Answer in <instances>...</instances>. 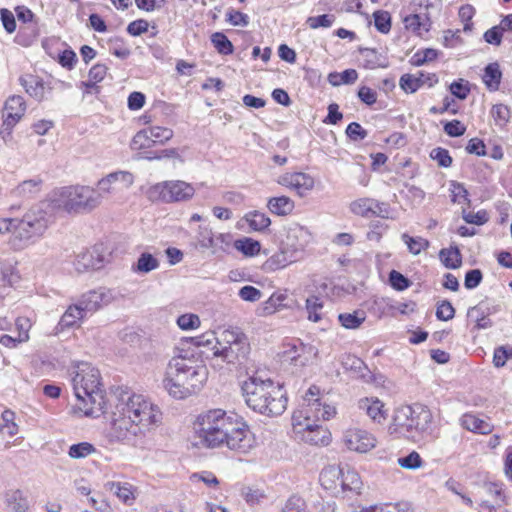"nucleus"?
<instances>
[{
    "label": "nucleus",
    "mask_w": 512,
    "mask_h": 512,
    "mask_svg": "<svg viewBox=\"0 0 512 512\" xmlns=\"http://www.w3.org/2000/svg\"><path fill=\"white\" fill-rule=\"evenodd\" d=\"M358 408L364 412L374 423L381 424L387 416L384 404L377 398H362L358 401Z\"/></svg>",
    "instance_id": "nucleus-17"
},
{
    "label": "nucleus",
    "mask_w": 512,
    "mask_h": 512,
    "mask_svg": "<svg viewBox=\"0 0 512 512\" xmlns=\"http://www.w3.org/2000/svg\"><path fill=\"white\" fill-rule=\"evenodd\" d=\"M211 42L218 53L230 55L233 53V45L228 37L222 32H215L211 35Z\"/></svg>",
    "instance_id": "nucleus-41"
},
{
    "label": "nucleus",
    "mask_w": 512,
    "mask_h": 512,
    "mask_svg": "<svg viewBox=\"0 0 512 512\" xmlns=\"http://www.w3.org/2000/svg\"><path fill=\"white\" fill-rule=\"evenodd\" d=\"M74 394L79 401L78 408L85 416L103 413L105 400L100 389L99 370L89 363H80L72 379Z\"/></svg>",
    "instance_id": "nucleus-5"
},
{
    "label": "nucleus",
    "mask_w": 512,
    "mask_h": 512,
    "mask_svg": "<svg viewBox=\"0 0 512 512\" xmlns=\"http://www.w3.org/2000/svg\"><path fill=\"white\" fill-rule=\"evenodd\" d=\"M191 341L197 347H209L212 351V359L214 360V350L216 349L215 346H219V337H216L214 332H206L200 336L191 338Z\"/></svg>",
    "instance_id": "nucleus-49"
},
{
    "label": "nucleus",
    "mask_w": 512,
    "mask_h": 512,
    "mask_svg": "<svg viewBox=\"0 0 512 512\" xmlns=\"http://www.w3.org/2000/svg\"><path fill=\"white\" fill-rule=\"evenodd\" d=\"M21 86L25 92L38 102L48 99L53 87L45 82L41 77L33 74H25L19 78Z\"/></svg>",
    "instance_id": "nucleus-16"
},
{
    "label": "nucleus",
    "mask_w": 512,
    "mask_h": 512,
    "mask_svg": "<svg viewBox=\"0 0 512 512\" xmlns=\"http://www.w3.org/2000/svg\"><path fill=\"white\" fill-rule=\"evenodd\" d=\"M26 111V102L22 96H10L4 106L3 123L0 127V136L6 141L14 126L21 120Z\"/></svg>",
    "instance_id": "nucleus-11"
},
{
    "label": "nucleus",
    "mask_w": 512,
    "mask_h": 512,
    "mask_svg": "<svg viewBox=\"0 0 512 512\" xmlns=\"http://www.w3.org/2000/svg\"><path fill=\"white\" fill-rule=\"evenodd\" d=\"M494 307H491L487 302L482 301L474 307H471L467 312V317L470 321L475 323V326L481 321L485 315H491Z\"/></svg>",
    "instance_id": "nucleus-46"
},
{
    "label": "nucleus",
    "mask_w": 512,
    "mask_h": 512,
    "mask_svg": "<svg viewBox=\"0 0 512 512\" xmlns=\"http://www.w3.org/2000/svg\"><path fill=\"white\" fill-rule=\"evenodd\" d=\"M152 140L148 129H143L136 133L131 142V148L135 150L149 148L152 145Z\"/></svg>",
    "instance_id": "nucleus-58"
},
{
    "label": "nucleus",
    "mask_w": 512,
    "mask_h": 512,
    "mask_svg": "<svg viewBox=\"0 0 512 512\" xmlns=\"http://www.w3.org/2000/svg\"><path fill=\"white\" fill-rule=\"evenodd\" d=\"M427 80L437 82L435 74L426 76L424 73L420 72L418 76L412 74L402 75L399 85L406 93H415L426 83Z\"/></svg>",
    "instance_id": "nucleus-20"
},
{
    "label": "nucleus",
    "mask_w": 512,
    "mask_h": 512,
    "mask_svg": "<svg viewBox=\"0 0 512 512\" xmlns=\"http://www.w3.org/2000/svg\"><path fill=\"white\" fill-rule=\"evenodd\" d=\"M112 300L113 294L111 290L101 287L82 294L77 305L86 315L88 312H95L101 307L108 305Z\"/></svg>",
    "instance_id": "nucleus-13"
},
{
    "label": "nucleus",
    "mask_w": 512,
    "mask_h": 512,
    "mask_svg": "<svg viewBox=\"0 0 512 512\" xmlns=\"http://www.w3.org/2000/svg\"><path fill=\"white\" fill-rule=\"evenodd\" d=\"M241 496L250 506L258 505L266 499V495L263 490L250 486H246L241 489Z\"/></svg>",
    "instance_id": "nucleus-48"
},
{
    "label": "nucleus",
    "mask_w": 512,
    "mask_h": 512,
    "mask_svg": "<svg viewBox=\"0 0 512 512\" xmlns=\"http://www.w3.org/2000/svg\"><path fill=\"white\" fill-rule=\"evenodd\" d=\"M439 257L443 265L448 269H457L462 264V255L457 246L441 249Z\"/></svg>",
    "instance_id": "nucleus-32"
},
{
    "label": "nucleus",
    "mask_w": 512,
    "mask_h": 512,
    "mask_svg": "<svg viewBox=\"0 0 512 512\" xmlns=\"http://www.w3.org/2000/svg\"><path fill=\"white\" fill-rule=\"evenodd\" d=\"M219 346H215L214 360L227 364H241L247 359L250 345L247 337L235 330H224L219 337Z\"/></svg>",
    "instance_id": "nucleus-8"
},
{
    "label": "nucleus",
    "mask_w": 512,
    "mask_h": 512,
    "mask_svg": "<svg viewBox=\"0 0 512 512\" xmlns=\"http://www.w3.org/2000/svg\"><path fill=\"white\" fill-rule=\"evenodd\" d=\"M196 433L199 444L206 448H223L248 453L255 439L241 417L222 409H211L197 417Z\"/></svg>",
    "instance_id": "nucleus-1"
},
{
    "label": "nucleus",
    "mask_w": 512,
    "mask_h": 512,
    "mask_svg": "<svg viewBox=\"0 0 512 512\" xmlns=\"http://www.w3.org/2000/svg\"><path fill=\"white\" fill-rule=\"evenodd\" d=\"M501 78L502 72L498 63H490L485 67L482 79L489 91L499 89Z\"/></svg>",
    "instance_id": "nucleus-28"
},
{
    "label": "nucleus",
    "mask_w": 512,
    "mask_h": 512,
    "mask_svg": "<svg viewBox=\"0 0 512 512\" xmlns=\"http://www.w3.org/2000/svg\"><path fill=\"white\" fill-rule=\"evenodd\" d=\"M282 512H308L306 509L305 501L298 497V496H292L290 497L286 503L285 506L282 509Z\"/></svg>",
    "instance_id": "nucleus-64"
},
{
    "label": "nucleus",
    "mask_w": 512,
    "mask_h": 512,
    "mask_svg": "<svg viewBox=\"0 0 512 512\" xmlns=\"http://www.w3.org/2000/svg\"><path fill=\"white\" fill-rule=\"evenodd\" d=\"M401 239L413 255H418L429 247V241L422 237H411L407 233H403Z\"/></svg>",
    "instance_id": "nucleus-42"
},
{
    "label": "nucleus",
    "mask_w": 512,
    "mask_h": 512,
    "mask_svg": "<svg viewBox=\"0 0 512 512\" xmlns=\"http://www.w3.org/2000/svg\"><path fill=\"white\" fill-rule=\"evenodd\" d=\"M226 20L233 26L246 27L249 24V16L234 9H228L226 12Z\"/></svg>",
    "instance_id": "nucleus-62"
},
{
    "label": "nucleus",
    "mask_w": 512,
    "mask_h": 512,
    "mask_svg": "<svg viewBox=\"0 0 512 512\" xmlns=\"http://www.w3.org/2000/svg\"><path fill=\"white\" fill-rule=\"evenodd\" d=\"M245 218L249 226L255 231H263L271 224L270 218L259 211L249 212Z\"/></svg>",
    "instance_id": "nucleus-39"
},
{
    "label": "nucleus",
    "mask_w": 512,
    "mask_h": 512,
    "mask_svg": "<svg viewBox=\"0 0 512 512\" xmlns=\"http://www.w3.org/2000/svg\"><path fill=\"white\" fill-rule=\"evenodd\" d=\"M432 419L430 409L424 405L401 406L395 410L388 432L390 435L416 440L430 430Z\"/></svg>",
    "instance_id": "nucleus-6"
},
{
    "label": "nucleus",
    "mask_w": 512,
    "mask_h": 512,
    "mask_svg": "<svg viewBox=\"0 0 512 512\" xmlns=\"http://www.w3.org/2000/svg\"><path fill=\"white\" fill-rule=\"evenodd\" d=\"M207 376L208 371L204 365L179 355L169 361L163 384L170 396L185 399L202 388Z\"/></svg>",
    "instance_id": "nucleus-3"
},
{
    "label": "nucleus",
    "mask_w": 512,
    "mask_h": 512,
    "mask_svg": "<svg viewBox=\"0 0 512 512\" xmlns=\"http://www.w3.org/2000/svg\"><path fill=\"white\" fill-rule=\"evenodd\" d=\"M438 57V51L427 48L417 51L411 58V62L415 66H421L427 62H431Z\"/></svg>",
    "instance_id": "nucleus-53"
},
{
    "label": "nucleus",
    "mask_w": 512,
    "mask_h": 512,
    "mask_svg": "<svg viewBox=\"0 0 512 512\" xmlns=\"http://www.w3.org/2000/svg\"><path fill=\"white\" fill-rule=\"evenodd\" d=\"M311 239L312 236L308 229L299 224H293L287 230L283 245L284 248L298 255V258H301L304 249L311 242Z\"/></svg>",
    "instance_id": "nucleus-12"
},
{
    "label": "nucleus",
    "mask_w": 512,
    "mask_h": 512,
    "mask_svg": "<svg viewBox=\"0 0 512 512\" xmlns=\"http://www.w3.org/2000/svg\"><path fill=\"white\" fill-rule=\"evenodd\" d=\"M48 228L46 212L40 208L31 209L21 219H17L14 236L23 248L35 243Z\"/></svg>",
    "instance_id": "nucleus-9"
},
{
    "label": "nucleus",
    "mask_w": 512,
    "mask_h": 512,
    "mask_svg": "<svg viewBox=\"0 0 512 512\" xmlns=\"http://www.w3.org/2000/svg\"><path fill=\"white\" fill-rule=\"evenodd\" d=\"M287 349L284 351V357L286 361H290L295 366H305L308 358L303 357V353L306 349L305 345L301 342L292 343L287 345Z\"/></svg>",
    "instance_id": "nucleus-31"
},
{
    "label": "nucleus",
    "mask_w": 512,
    "mask_h": 512,
    "mask_svg": "<svg viewBox=\"0 0 512 512\" xmlns=\"http://www.w3.org/2000/svg\"><path fill=\"white\" fill-rule=\"evenodd\" d=\"M2 424H0V432L6 433L9 436H14L18 433V425L15 423V413L12 410H4L1 415Z\"/></svg>",
    "instance_id": "nucleus-47"
},
{
    "label": "nucleus",
    "mask_w": 512,
    "mask_h": 512,
    "mask_svg": "<svg viewBox=\"0 0 512 512\" xmlns=\"http://www.w3.org/2000/svg\"><path fill=\"white\" fill-rule=\"evenodd\" d=\"M232 241L231 234H218L213 235L212 232H208L207 242H202V247L211 248V247H220L224 249V246H229Z\"/></svg>",
    "instance_id": "nucleus-52"
},
{
    "label": "nucleus",
    "mask_w": 512,
    "mask_h": 512,
    "mask_svg": "<svg viewBox=\"0 0 512 512\" xmlns=\"http://www.w3.org/2000/svg\"><path fill=\"white\" fill-rule=\"evenodd\" d=\"M322 309L323 302L318 296L312 295L306 299V310L309 320L319 322L322 319Z\"/></svg>",
    "instance_id": "nucleus-40"
},
{
    "label": "nucleus",
    "mask_w": 512,
    "mask_h": 512,
    "mask_svg": "<svg viewBox=\"0 0 512 512\" xmlns=\"http://www.w3.org/2000/svg\"><path fill=\"white\" fill-rule=\"evenodd\" d=\"M344 442L348 449L359 453H366L376 446V438L359 428L348 429L344 434Z\"/></svg>",
    "instance_id": "nucleus-15"
},
{
    "label": "nucleus",
    "mask_w": 512,
    "mask_h": 512,
    "mask_svg": "<svg viewBox=\"0 0 512 512\" xmlns=\"http://www.w3.org/2000/svg\"><path fill=\"white\" fill-rule=\"evenodd\" d=\"M398 464L405 469H417L422 466V459L416 451H412L407 456L400 457Z\"/></svg>",
    "instance_id": "nucleus-61"
},
{
    "label": "nucleus",
    "mask_w": 512,
    "mask_h": 512,
    "mask_svg": "<svg viewBox=\"0 0 512 512\" xmlns=\"http://www.w3.org/2000/svg\"><path fill=\"white\" fill-rule=\"evenodd\" d=\"M335 19V15L333 14H323L319 16L308 17L306 23L311 29L329 28L333 25Z\"/></svg>",
    "instance_id": "nucleus-51"
},
{
    "label": "nucleus",
    "mask_w": 512,
    "mask_h": 512,
    "mask_svg": "<svg viewBox=\"0 0 512 512\" xmlns=\"http://www.w3.org/2000/svg\"><path fill=\"white\" fill-rule=\"evenodd\" d=\"M375 28L383 34H387L391 30V16L389 12L378 10L373 13Z\"/></svg>",
    "instance_id": "nucleus-50"
},
{
    "label": "nucleus",
    "mask_w": 512,
    "mask_h": 512,
    "mask_svg": "<svg viewBox=\"0 0 512 512\" xmlns=\"http://www.w3.org/2000/svg\"><path fill=\"white\" fill-rule=\"evenodd\" d=\"M97 452L96 447L89 442L72 444L68 449V456L72 459H84Z\"/></svg>",
    "instance_id": "nucleus-38"
},
{
    "label": "nucleus",
    "mask_w": 512,
    "mask_h": 512,
    "mask_svg": "<svg viewBox=\"0 0 512 512\" xmlns=\"http://www.w3.org/2000/svg\"><path fill=\"white\" fill-rule=\"evenodd\" d=\"M107 70L108 68L106 67V65L104 64H95L94 66L91 67L90 71H89V79L87 82H84L83 84L87 87V88H95L97 91H98V87H96V84L101 82L106 74H107Z\"/></svg>",
    "instance_id": "nucleus-45"
},
{
    "label": "nucleus",
    "mask_w": 512,
    "mask_h": 512,
    "mask_svg": "<svg viewBox=\"0 0 512 512\" xmlns=\"http://www.w3.org/2000/svg\"><path fill=\"white\" fill-rule=\"evenodd\" d=\"M150 193L151 197L157 194L159 199L170 203L191 198L194 194V188L184 181H166L156 184Z\"/></svg>",
    "instance_id": "nucleus-10"
},
{
    "label": "nucleus",
    "mask_w": 512,
    "mask_h": 512,
    "mask_svg": "<svg viewBox=\"0 0 512 512\" xmlns=\"http://www.w3.org/2000/svg\"><path fill=\"white\" fill-rule=\"evenodd\" d=\"M6 503L14 512H25L29 508V502L20 490H13L6 493Z\"/></svg>",
    "instance_id": "nucleus-34"
},
{
    "label": "nucleus",
    "mask_w": 512,
    "mask_h": 512,
    "mask_svg": "<svg viewBox=\"0 0 512 512\" xmlns=\"http://www.w3.org/2000/svg\"><path fill=\"white\" fill-rule=\"evenodd\" d=\"M286 299V295L282 293H274L269 299L264 303V313L272 314L276 311V309L280 306H283V301Z\"/></svg>",
    "instance_id": "nucleus-63"
},
{
    "label": "nucleus",
    "mask_w": 512,
    "mask_h": 512,
    "mask_svg": "<svg viewBox=\"0 0 512 512\" xmlns=\"http://www.w3.org/2000/svg\"><path fill=\"white\" fill-rule=\"evenodd\" d=\"M299 259L300 258H298V255L291 253L289 250L283 247L280 253H277L270 258V264L276 269H280L298 261Z\"/></svg>",
    "instance_id": "nucleus-43"
},
{
    "label": "nucleus",
    "mask_w": 512,
    "mask_h": 512,
    "mask_svg": "<svg viewBox=\"0 0 512 512\" xmlns=\"http://www.w3.org/2000/svg\"><path fill=\"white\" fill-rule=\"evenodd\" d=\"M53 201L69 213L90 212L100 205L102 194L89 186H66L55 193Z\"/></svg>",
    "instance_id": "nucleus-7"
},
{
    "label": "nucleus",
    "mask_w": 512,
    "mask_h": 512,
    "mask_svg": "<svg viewBox=\"0 0 512 512\" xmlns=\"http://www.w3.org/2000/svg\"><path fill=\"white\" fill-rule=\"evenodd\" d=\"M246 404L255 412L266 416H279L287 407L283 387L271 379L253 375L242 384Z\"/></svg>",
    "instance_id": "nucleus-4"
},
{
    "label": "nucleus",
    "mask_w": 512,
    "mask_h": 512,
    "mask_svg": "<svg viewBox=\"0 0 512 512\" xmlns=\"http://www.w3.org/2000/svg\"><path fill=\"white\" fill-rule=\"evenodd\" d=\"M389 284L390 286L397 290V291H403L410 287L411 281L405 277L402 273L392 270L389 273Z\"/></svg>",
    "instance_id": "nucleus-54"
},
{
    "label": "nucleus",
    "mask_w": 512,
    "mask_h": 512,
    "mask_svg": "<svg viewBox=\"0 0 512 512\" xmlns=\"http://www.w3.org/2000/svg\"><path fill=\"white\" fill-rule=\"evenodd\" d=\"M350 210L353 214L362 217H389V205L384 202H378L372 198H360L350 204Z\"/></svg>",
    "instance_id": "nucleus-14"
},
{
    "label": "nucleus",
    "mask_w": 512,
    "mask_h": 512,
    "mask_svg": "<svg viewBox=\"0 0 512 512\" xmlns=\"http://www.w3.org/2000/svg\"><path fill=\"white\" fill-rule=\"evenodd\" d=\"M105 489L112 492L125 504H131L135 500L133 486L129 483L107 482Z\"/></svg>",
    "instance_id": "nucleus-26"
},
{
    "label": "nucleus",
    "mask_w": 512,
    "mask_h": 512,
    "mask_svg": "<svg viewBox=\"0 0 512 512\" xmlns=\"http://www.w3.org/2000/svg\"><path fill=\"white\" fill-rule=\"evenodd\" d=\"M103 261V257L94 249L93 251L80 253L74 262V266L79 273H83L89 269L98 270L102 268Z\"/></svg>",
    "instance_id": "nucleus-18"
},
{
    "label": "nucleus",
    "mask_w": 512,
    "mask_h": 512,
    "mask_svg": "<svg viewBox=\"0 0 512 512\" xmlns=\"http://www.w3.org/2000/svg\"><path fill=\"white\" fill-rule=\"evenodd\" d=\"M460 422L463 428L478 434L486 435L491 433L493 430V425L473 414H464L461 417Z\"/></svg>",
    "instance_id": "nucleus-21"
},
{
    "label": "nucleus",
    "mask_w": 512,
    "mask_h": 512,
    "mask_svg": "<svg viewBox=\"0 0 512 512\" xmlns=\"http://www.w3.org/2000/svg\"><path fill=\"white\" fill-rule=\"evenodd\" d=\"M314 186V180L307 174L294 173L293 189H296L299 194L303 191L311 190Z\"/></svg>",
    "instance_id": "nucleus-55"
},
{
    "label": "nucleus",
    "mask_w": 512,
    "mask_h": 512,
    "mask_svg": "<svg viewBox=\"0 0 512 512\" xmlns=\"http://www.w3.org/2000/svg\"><path fill=\"white\" fill-rule=\"evenodd\" d=\"M455 315V309L451 302L448 300H442L438 302L436 308V317L441 321L451 320Z\"/></svg>",
    "instance_id": "nucleus-59"
},
{
    "label": "nucleus",
    "mask_w": 512,
    "mask_h": 512,
    "mask_svg": "<svg viewBox=\"0 0 512 512\" xmlns=\"http://www.w3.org/2000/svg\"><path fill=\"white\" fill-rule=\"evenodd\" d=\"M338 320L346 329H357L366 320V312L364 310H355L352 313H340Z\"/></svg>",
    "instance_id": "nucleus-33"
},
{
    "label": "nucleus",
    "mask_w": 512,
    "mask_h": 512,
    "mask_svg": "<svg viewBox=\"0 0 512 512\" xmlns=\"http://www.w3.org/2000/svg\"><path fill=\"white\" fill-rule=\"evenodd\" d=\"M152 143H163L168 141L173 136V131L170 128L154 126L148 128Z\"/></svg>",
    "instance_id": "nucleus-57"
},
{
    "label": "nucleus",
    "mask_w": 512,
    "mask_h": 512,
    "mask_svg": "<svg viewBox=\"0 0 512 512\" xmlns=\"http://www.w3.org/2000/svg\"><path fill=\"white\" fill-rule=\"evenodd\" d=\"M358 79V72L355 69H346L343 72H331L328 75V82L332 86L353 84Z\"/></svg>",
    "instance_id": "nucleus-35"
},
{
    "label": "nucleus",
    "mask_w": 512,
    "mask_h": 512,
    "mask_svg": "<svg viewBox=\"0 0 512 512\" xmlns=\"http://www.w3.org/2000/svg\"><path fill=\"white\" fill-rule=\"evenodd\" d=\"M234 246L238 251L242 252L246 256L257 255L261 248L258 241L248 237L236 240Z\"/></svg>",
    "instance_id": "nucleus-44"
},
{
    "label": "nucleus",
    "mask_w": 512,
    "mask_h": 512,
    "mask_svg": "<svg viewBox=\"0 0 512 512\" xmlns=\"http://www.w3.org/2000/svg\"><path fill=\"white\" fill-rule=\"evenodd\" d=\"M344 367L354 374V377L369 382L372 379L371 371L363 360L356 356L349 355L343 361Z\"/></svg>",
    "instance_id": "nucleus-23"
},
{
    "label": "nucleus",
    "mask_w": 512,
    "mask_h": 512,
    "mask_svg": "<svg viewBox=\"0 0 512 512\" xmlns=\"http://www.w3.org/2000/svg\"><path fill=\"white\" fill-rule=\"evenodd\" d=\"M267 207L275 215L286 216L293 211L295 205L289 197L280 196L269 199Z\"/></svg>",
    "instance_id": "nucleus-29"
},
{
    "label": "nucleus",
    "mask_w": 512,
    "mask_h": 512,
    "mask_svg": "<svg viewBox=\"0 0 512 512\" xmlns=\"http://www.w3.org/2000/svg\"><path fill=\"white\" fill-rule=\"evenodd\" d=\"M458 14L460 20L464 23L463 31L470 32L473 27V23L471 22V20L475 15L474 7L469 4L463 5L460 7Z\"/></svg>",
    "instance_id": "nucleus-60"
},
{
    "label": "nucleus",
    "mask_w": 512,
    "mask_h": 512,
    "mask_svg": "<svg viewBox=\"0 0 512 512\" xmlns=\"http://www.w3.org/2000/svg\"><path fill=\"white\" fill-rule=\"evenodd\" d=\"M361 486L362 481L359 474L348 466H346V468L343 467L340 483L342 490L358 492L361 489Z\"/></svg>",
    "instance_id": "nucleus-30"
},
{
    "label": "nucleus",
    "mask_w": 512,
    "mask_h": 512,
    "mask_svg": "<svg viewBox=\"0 0 512 512\" xmlns=\"http://www.w3.org/2000/svg\"><path fill=\"white\" fill-rule=\"evenodd\" d=\"M43 180L39 177L24 180L15 189L12 190V195L25 199L33 198L42 189Z\"/></svg>",
    "instance_id": "nucleus-22"
},
{
    "label": "nucleus",
    "mask_w": 512,
    "mask_h": 512,
    "mask_svg": "<svg viewBox=\"0 0 512 512\" xmlns=\"http://www.w3.org/2000/svg\"><path fill=\"white\" fill-rule=\"evenodd\" d=\"M343 467L329 465L320 473V483L325 489H336L340 486Z\"/></svg>",
    "instance_id": "nucleus-25"
},
{
    "label": "nucleus",
    "mask_w": 512,
    "mask_h": 512,
    "mask_svg": "<svg viewBox=\"0 0 512 512\" xmlns=\"http://www.w3.org/2000/svg\"><path fill=\"white\" fill-rule=\"evenodd\" d=\"M85 314L81 311L79 306L76 304L70 305L67 310L64 312L59 321V326L64 328L73 327L78 320L82 319Z\"/></svg>",
    "instance_id": "nucleus-36"
},
{
    "label": "nucleus",
    "mask_w": 512,
    "mask_h": 512,
    "mask_svg": "<svg viewBox=\"0 0 512 512\" xmlns=\"http://www.w3.org/2000/svg\"><path fill=\"white\" fill-rule=\"evenodd\" d=\"M113 414L111 437L132 445L155 429L162 420L159 407L140 394L129 395L126 399L122 397Z\"/></svg>",
    "instance_id": "nucleus-2"
},
{
    "label": "nucleus",
    "mask_w": 512,
    "mask_h": 512,
    "mask_svg": "<svg viewBox=\"0 0 512 512\" xmlns=\"http://www.w3.org/2000/svg\"><path fill=\"white\" fill-rule=\"evenodd\" d=\"M512 358V346H499L494 350L493 363L495 367H503Z\"/></svg>",
    "instance_id": "nucleus-56"
},
{
    "label": "nucleus",
    "mask_w": 512,
    "mask_h": 512,
    "mask_svg": "<svg viewBox=\"0 0 512 512\" xmlns=\"http://www.w3.org/2000/svg\"><path fill=\"white\" fill-rule=\"evenodd\" d=\"M303 440L312 445H327L330 441V433L324 427L307 423L304 428Z\"/></svg>",
    "instance_id": "nucleus-19"
},
{
    "label": "nucleus",
    "mask_w": 512,
    "mask_h": 512,
    "mask_svg": "<svg viewBox=\"0 0 512 512\" xmlns=\"http://www.w3.org/2000/svg\"><path fill=\"white\" fill-rule=\"evenodd\" d=\"M403 22L406 29L418 35H421L422 31L427 32L430 28V17L422 12L405 16Z\"/></svg>",
    "instance_id": "nucleus-24"
},
{
    "label": "nucleus",
    "mask_w": 512,
    "mask_h": 512,
    "mask_svg": "<svg viewBox=\"0 0 512 512\" xmlns=\"http://www.w3.org/2000/svg\"><path fill=\"white\" fill-rule=\"evenodd\" d=\"M363 57V66L366 69L386 68L388 66V60L386 56L379 53L376 49L363 48L360 50Z\"/></svg>",
    "instance_id": "nucleus-27"
},
{
    "label": "nucleus",
    "mask_w": 512,
    "mask_h": 512,
    "mask_svg": "<svg viewBox=\"0 0 512 512\" xmlns=\"http://www.w3.org/2000/svg\"><path fill=\"white\" fill-rule=\"evenodd\" d=\"M159 267V261L150 253H142L135 265L132 266L134 272L149 273Z\"/></svg>",
    "instance_id": "nucleus-37"
}]
</instances>
